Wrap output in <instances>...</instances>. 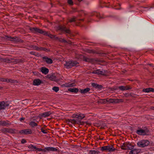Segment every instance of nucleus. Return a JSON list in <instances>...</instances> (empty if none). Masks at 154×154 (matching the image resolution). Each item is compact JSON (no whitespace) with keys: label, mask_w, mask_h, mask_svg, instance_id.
Returning a JSON list of instances; mask_svg holds the SVG:
<instances>
[{"label":"nucleus","mask_w":154,"mask_h":154,"mask_svg":"<svg viewBox=\"0 0 154 154\" xmlns=\"http://www.w3.org/2000/svg\"><path fill=\"white\" fill-rule=\"evenodd\" d=\"M72 116L76 119H72V122L74 124H79L80 123L81 120L85 117V116L82 114H74Z\"/></svg>","instance_id":"obj_1"},{"label":"nucleus","mask_w":154,"mask_h":154,"mask_svg":"<svg viewBox=\"0 0 154 154\" xmlns=\"http://www.w3.org/2000/svg\"><path fill=\"white\" fill-rule=\"evenodd\" d=\"M30 30L34 33L38 32L44 35H48L51 38H52V36L51 35L48 34L47 32L45 31H43L40 29L36 27L32 28L30 29Z\"/></svg>","instance_id":"obj_2"},{"label":"nucleus","mask_w":154,"mask_h":154,"mask_svg":"<svg viewBox=\"0 0 154 154\" xmlns=\"http://www.w3.org/2000/svg\"><path fill=\"white\" fill-rule=\"evenodd\" d=\"M35 149V151H42L44 152L56 151L57 150L56 148L52 147H46L44 149L38 148L36 147Z\"/></svg>","instance_id":"obj_3"},{"label":"nucleus","mask_w":154,"mask_h":154,"mask_svg":"<svg viewBox=\"0 0 154 154\" xmlns=\"http://www.w3.org/2000/svg\"><path fill=\"white\" fill-rule=\"evenodd\" d=\"M79 63L77 61H69L66 62L65 66L67 69H69L73 66H78Z\"/></svg>","instance_id":"obj_4"},{"label":"nucleus","mask_w":154,"mask_h":154,"mask_svg":"<svg viewBox=\"0 0 154 154\" xmlns=\"http://www.w3.org/2000/svg\"><path fill=\"white\" fill-rule=\"evenodd\" d=\"M149 142L146 140H140L137 143L138 146L140 147H144L148 145Z\"/></svg>","instance_id":"obj_5"},{"label":"nucleus","mask_w":154,"mask_h":154,"mask_svg":"<svg viewBox=\"0 0 154 154\" xmlns=\"http://www.w3.org/2000/svg\"><path fill=\"white\" fill-rule=\"evenodd\" d=\"M134 147L133 146H132L130 144H123V146H122V148L123 149H133Z\"/></svg>","instance_id":"obj_6"},{"label":"nucleus","mask_w":154,"mask_h":154,"mask_svg":"<svg viewBox=\"0 0 154 154\" xmlns=\"http://www.w3.org/2000/svg\"><path fill=\"white\" fill-rule=\"evenodd\" d=\"M32 133L31 130L29 129L22 130L20 131V133L22 134H31Z\"/></svg>","instance_id":"obj_7"},{"label":"nucleus","mask_w":154,"mask_h":154,"mask_svg":"<svg viewBox=\"0 0 154 154\" xmlns=\"http://www.w3.org/2000/svg\"><path fill=\"white\" fill-rule=\"evenodd\" d=\"M136 133L139 135H144L146 134V132L145 130L140 129L137 131Z\"/></svg>","instance_id":"obj_8"},{"label":"nucleus","mask_w":154,"mask_h":154,"mask_svg":"<svg viewBox=\"0 0 154 154\" xmlns=\"http://www.w3.org/2000/svg\"><path fill=\"white\" fill-rule=\"evenodd\" d=\"M51 114V112H50L49 111L40 114L39 116L40 117H46L49 116Z\"/></svg>","instance_id":"obj_9"},{"label":"nucleus","mask_w":154,"mask_h":154,"mask_svg":"<svg viewBox=\"0 0 154 154\" xmlns=\"http://www.w3.org/2000/svg\"><path fill=\"white\" fill-rule=\"evenodd\" d=\"M59 29L67 33H69L70 31L64 26H60L59 27Z\"/></svg>","instance_id":"obj_10"},{"label":"nucleus","mask_w":154,"mask_h":154,"mask_svg":"<svg viewBox=\"0 0 154 154\" xmlns=\"http://www.w3.org/2000/svg\"><path fill=\"white\" fill-rule=\"evenodd\" d=\"M40 71L42 73L45 75L47 74L49 72L48 69L45 67H42L40 69Z\"/></svg>","instance_id":"obj_11"},{"label":"nucleus","mask_w":154,"mask_h":154,"mask_svg":"<svg viewBox=\"0 0 154 154\" xmlns=\"http://www.w3.org/2000/svg\"><path fill=\"white\" fill-rule=\"evenodd\" d=\"M92 73L99 75H103L104 74V72L103 70L102 71L100 69H98L93 71L92 72Z\"/></svg>","instance_id":"obj_12"},{"label":"nucleus","mask_w":154,"mask_h":154,"mask_svg":"<svg viewBox=\"0 0 154 154\" xmlns=\"http://www.w3.org/2000/svg\"><path fill=\"white\" fill-rule=\"evenodd\" d=\"M42 83V81L39 79H35L33 81V84L34 85H39Z\"/></svg>","instance_id":"obj_13"},{"label":"nucleus","mask_w":154,"mask_h":154,"mask_svg":"<svg viewBox=\"0 0 154 154\" xmlns=\"http://www.w3.org/2000/svg\"><path fill=\"white\" fill-rule=\"evenodd\" d=\"M143 91L147 93H148L151 91L153 92H154V89L151 88L144 89H143Z\"/></svg>","instance_id":"obj_14"},{"label":"nucleus","mask_w":154,"mask_h":154,"mask_svg":"<svg viewBox=\"0 0 154 154\" xmlns=\"http://www.w3.org/2000/svg\"><path fill=\"white\" fill-rule=\"evenodd\" d=\"M44 59L47 63L51 64L53 63V61L51 58L48 57H44Z\"/></svg>","instance_id":"obj_15"},{"label":"nucleus","mask_w":154,"mask_h":154,"mask_svg":"<svg viewBox=\"0 0 154 154\" xmlns=\"http://www.w3.org/2000/svg\"><path fill=\"white\" fill-rule=\"evenodd\" d=\"M107 151L109 152H111L114 151L115 150V149L112 146H107Z\"/></svg>","instance_id":"obj_16"},{"label":"nucleus","mask_w":154,"mask_h":154,"mask_svg":"<svg viewBox=\"0 0 154 154\" xmlns=\"http://www.w3.org/2000/svg\"><path fill=\"white\" fill-rule=\"evenodd\" d=\"M90 90L89 88H87L84 89L80 90V92L82 94H85L88 92Z\"/></svg>","instance_id":"obj_17"},{"label":"nucleus","mask_w":154,"mask_h":154,"mask_svg":"<svg viewBox=\"0 0 154 154\" xmlns=\"http://www.w3.org/2000/svg\"><path fill=\"white\" fill-rule=\"evenodd\" d=\"M139 152V151L136 149H133L130 151L129 154H137Z\"/></svg>","instance_id":"obj_18"},{"label":"nucleus","mask_w":154,"mask_h":154,"mask_svg":"<svg viewBox=\"0 0 154 154\" xmlns=\"http://www.w3.org/2000/svg\"><path fill=\"white\" fill-rule=\"evenodd\" d=\"M28 147L29 149L31 151H35L36 147L32 145H29L28 146Z\"/></svg>","instance_id":"obj_19"},{"label":"nucleus","mask_w":154,"mask_h":154,"mask_svg":"<svg viewBox=\"0 0 154 154\" xmlns=\"http://www.w3.org/2000/svg\"><path fill=\"white\" fill-rule=\"evenodd\" d=\"M5 107V103L4 102H0V110L4 109Z\"/></svg>","instance_id":"obj_20"},{"label":"nucleus","mask_w":154,"mask_h":154,"mask_svg":"<svg viewBox=\"0 0 154 154\" xmlns=\"http://www.w3.org/2000/svg\"><path fill=\"white\" fill-rule=\"evenodd\" d=\"M29 125L32 127L36 126L37 125V124L34 122L33 121L30 122L29 123Z\"/></svg>","instance_id":"obj_21"},{"label":"nucleus","mask_w":154,"mask_h":154,"mask_svg":"<svg viewBox=\"0 0 154 154\" xmlns=\"http://www.w3.org/2000/svg\"><path fill=\"white\" fill-rule=\"evenodd\" d=\"M69 90L70 91L73 92H77L78 91V90L76 88H70Z\"/></svg>","instance_id":"obj_22"},{"label":"nucleus","mask_w":154,"mask_h":154,"mask_svg":"<svg viewBox=\"0 0 154 154\" xmlns=\"http://www.w3.org/2000/svg\"><path fill=\"white\" fill-rule=\"evenodd\" d=\"M1 126H5L8 125V123L5 121H1Z\"/></svg>","instance_id":"obj_23"},{"label":"nucleus","mask_w":154,"mask_h":154,"mask_svg":"<svg viewBox=\"0 0 154 154\" xmlns=\"http://www.w3.org/2000/svg\"><path fill=\"white\" fill-rule=\"evenodd\" d=\"M52 90L55 92H57L59 91V88L57 87H53Z\"/></svg>","instance_id":"obj_24"},{"label":"nucleus","mask_w":154,"mask_h":154,"mask_svg":"<svg viewBox=\"0 0 154 154\" xmlns=\"http://www.w3.org/2000/svg\"><path fill=\"white\" fill-rule=\"evenodd\" d=\"M0 81H2V82H8L10 81L9 79H5L4 78H0Z\"/></svg>","instance_id":"obj_25"},{"label":"nucleus","mask_w":154,"mask_h":154,"mask_svg":"<svg viewBox=\"0 0 154 154\" xmlns=\"http://www.w3.org/2000/svg\"><path fill=\"white\" fill-rule=\"evenodd\" d=\"M119 89L122 90H125L128 89L125 87L124 86H121L119 87Z\"/></svg>","instance_id":"obj_26"},{"label":"nucleus","mask_w":154,"mask_h":154,"mask_svg":"<svg viewBox=\"0 0 154 154\" xmlns=\"http://www.w3.org/2000/svg\"><path fill=\"white\" fill-rule=\"evenodd\" d=\"M97 153V151L94 150H91L89 151V154H95Z\"/></svg>","instance_id":"obj_27"},{"label":"nucleus","mask_w":154,"mask_h":154,"mask_svg":"<svg viewBox=\"0 0 154 154\" xmlns=\"http://www.w3.org/2000/svg\"><path fill=\"white\" fill-rule=\"evenodd\" d=\"M49 79L51 80H54L55 79V77L54 76L51 75L49 77Z\"/></svg>","instance_id":"obj_28"},{"label":"nucleus","mask_w":154,"mask_h":154,"mask_svg":"<svg viewBox=\"0 0 154 154\" xmlns=\"http://www.w3.org/2000/svg\"><path fill=\"white\" fill-rule=\"evenodd\" d=\"M92 86L94 88H96L98 87V86L99 85L95 83H93L92 84Z\"/></svg>","instance_id":"obj_29"},{"label":"nucleus","mask_w":154,"mask_h":154,"mask_svg":"<svg viewBox=\"0 0 154 154\" xmlns=\"http://www.w3.org/2000/svg\"><path fill=\"white\" fill-rule=\"evenodd\" d=\"M107 146H103L102 147L101 150L102 151L106 150L107 151Z\"/></svg>","instance_id":"obj_30"},{"label":"nucleus","mask_w":154,"mask_h":154,"mask_svg":"<svg viewBox=\"0 0 154 154\" xmlns=\"http://www.w3.org/2000/svg\"><path fill=\"white\" fill-rule=\"evenodd\" d=\"M68 4L71 5L73 4V2L72 0H68Z\"/></svg>","instance_id":"obj_31"},{"label":"nucleus","mask_w":154,"mask_h":154,"mask_svg":"<svg viewBox=\"0 0 154 154\" xmlns=\"http://www.w3.org/2000/svg\"><path fill=\"white\" fill-rule=\"evenodd\" d=\"M42 132L44 134H46L47 132V131L45 130H44L43 129H41Z\"/></svg>","instance_id":"obj_32"},{"label":"nucleus","mask_w":154,"mask_h":154,"mask_svg":"<svg viewBox=\"0 0 154 154\" xmlns=\"http://www.w3.org/2000/svg\"><path fill=\"white\" fill-rule=\"evenodd\" d=\"M35 49L37 50H43V48H39L37 46H35Z\"/></svg>","instance_id":"obj_33"},{"label":"nucleus","mask_w":154,"mask_h":154,"mask_svg":"<svg viewBox=\"0 0 154 154\" xmlns=\"http://www.w3.org/2000/svg\"><path fill=\"white\" fill-rule=\"evenodd\" d=\"M75 21V18H72L69 20V22H72L74 21Z\"/></svg>","instance_id":"obj_34"},{"label":"nucleus","mask_w":154,"mask_h":154,"mask_svg":"<svg viewBox=\"0 0 154 154\" xmlns=\"http://www.w3.org/2000/svg\"><path fill=\"white\" fill-rule=\"evenodd\" d=\"M21 142L22 143H24L26 142V141L24 139H22L21 141Z\"/></svg>","instance_id":"obj_35"},{"label":"nucleus","mask_w":154,"mask_h":154,"mask_svg":"<svg viewBox=\"0 0 154 154\" xmlns=\"http://www.w3.org/2000/svg\"><path fill=\"white\" fill-rule=\"evenodd\" d=\"M82 57H83V56H82V55H80V57H79H79H77V58H78V59H79V58H82Z\"/></svg>","instance_id":"obj_36"},{"label":"nucleus","mask_w":154,"mask_h":154,"mask_svg":"<svg viewBox=\"0 0 154 154\" xmlns=\"http://www.w3.org/2000/svg\"><path fill=\"white\" fill-rule=\"evenodd\" d=\"M24 119L23 118H21L20 119V120L21 121L23 120Z\"/></svg>","instance_id":"obj_37"},{"label":"nucleus","mask_w":154,"mask_h":154,"mask_svg":"<svg viewBox=\"0 0 154 154\" xmlns=\"http://www.w3.org/2000/svg\"><path fill=\"white\" fill-rule=\"evenodd\" d=\"M66 87H70V86H71V85H66Z\"/></svg>","instance_id":"obj_38"},{"label":"nucleus","mask_w":154,"mask_h":154,"mask_svg":"<svg viewBox=\"0 0 154 154\" xmlns=\"http://www.w3.org/2000/svg\"><path fill=\"white\" fill-rule=\"evenodd\" d=\"M1 121H0V126H1Z\"/></svg>","instance_id":"obj_39"}]
</instances>
